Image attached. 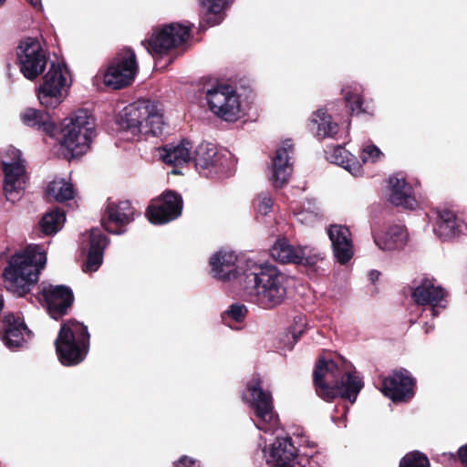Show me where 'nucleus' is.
Listing matches in <instances>:
<instances>
[{
  "label": "nucleus",
  "mask_w": 467,
  "mask_h": 467,
  "mask_svg": "<svg viewBox=\"0 0 467 467\" xmlns=\"http://www.w3.org/2000/svg\"><path fill=\"white\" fill-rule=\"evenodd\" d=\"M244 282L252 301L262 309H274L284 303L288 276L271 264L247 260L243 266Z\"/></svg>",
  "instance_id": "nucleus-1"
},
{
  "label": "nucleus",
  "mask_w": 467,
  "mask_h": 467,
  "mask_svg": "<svg viewBox=\"0 0 467 467\" xmlns=\"http://www.w3.org/2000/svg\"><path fill=\"white\" fill-rule=\"evenodd\" d=\"M317 394L325 400L337 396L354 403L364 386L362 379L346 365L338 366L333 360L320 359L314 371Z\"/></svg>",
  "instance_id": "nucleus-2"
},
{
  "label": "nucleus",
  "mask_w": 467,
  "mask_h": 467,
  "mask_svg": "<svg viewBox=\"0 0 467 467\" xmlns=\"http://www.w3.org/2000/svg\"><path fill=\"white\" fill-rule=\"evenodd\" d=\"M46 263V253L37 244L29 245L16 253L10 258L3 273L5 288L18 296H25L38 281Z\"/></svg>",
  "instance_id": "nucleus-3"
},
{
  "label": "nucleus",
  "mask_w": 467,
  "mask_h": 467,
  "mask_svg": "<svg viewBox=\"0 0 467 467\" xmlns=\"http://www.w3.org/2000/svg\"><path fill=\"white\" fill-rule=\"evenodd\" d=\"M121 129L132 135H152L162 133L164 128L163 115L157 102L140 99L126 106L119 118Z\"/></svg>",
  "instance_id": "nucleus-4"
},
{
  "label": "nucleus",
  "mask_w": 467,
  "mask_h": 467,
  "mask_svg": "<svg viewBox=\"0 0 467 467\" xmlns=\"http://www.w3.org/2000/svg\"><path fill=\"white\" fill-rule=\"evenodd\" d=\"M95 119L85 109H79L64 119L60 144L71 158L81 156L90 149L95 138Z\"/></svg>",
  "instance_id": "nucleus-5"
},
{
  "label": "nucleus",
  "mask_w": 467,
  "mask_h": 467,
  "mask_svg": "<svg viewBox=\"0 0 467 467\" xmlns=\"http://www.w3.org/2000/svg\"><path fill=\"white\" fill-rule=\"evenodd\" d=\"M243 400L251 410V420L265 432H274L278 429L279 418L275 410L272 394L262 388L259 377L252 378L242 393Z\"/></svg>",
  "instance_id": "nucleus-6"
},
{
  "label": "nucleus",
  "mask_w": 467,
  "mask_h": 467,
  "mask_svg": "<svg viewBox=\"0 0 467 467\" xmlns=\"http://www.w3.org/2000/svg\"><path fill=\"white\" fill-rule=\"evenodd\" d=\"M194 166L200 176L212 179L223 180L234 173L235 159L226 150H219L209 142L199 144L192 157Z\"/></svg>",
  "instance_id": "nucleus-7"
},
{
  "label": "nucleus",
  "mask_w": 467,
  "mask_h": 467,
  "mask_svg": "<svg viewBox=\"0 0 467 467\" xmlns=\"http://www.w3.org/2000/svg\"><path fill=\"white\" fill-rule=\"evenodd\" d=\"M88 347L89 334L86 326L74 320L62 325L56 340V348L63 365L73 366L83 361Z\"/></svg>",
  "instance_id": "nucleus-8"
},
{
  "label": "nucleus",
  "mask_w": 467,
  "mask_h": 467,
  "mask_svg": "<svg viewBox=\"0 0 467 467\" xmlns=\"http://www.w3.org/2000/svg\"><path fill=\"white\" fill-rule=\"evenodd\" d=\"M4 173L3 192L6 201L18 202L24 195L28 181L25 160L19 150L8 147L0 153Z\"/></svg>",
  "instance_id": "nucleus-9"
},
{
  "label": "nucleus",
  "mask_w": 467,
  "mask_h": 467,
  "mask_svg": "<svg viewBox=\"0 0 467 467\" xmlns=\"http://www.w3.org/2000/svg\"><path fill=\"white\" fill-rule=\"evenodd\" d=\"M71 86L67 67L62 62H52L38 88L37 98L47 109H56L65 99L67 89Z\"/></svg>",
  "instance_id": "nucleus-10"
},
{
  "label": "nucleus",
  "mask_w": 467,
  "mask_h": 467,
  "mask_svg": "<svg viewBox=\"0 0 467 467\" xmlns=\"http://www.w3.org/2000/svg\"><path fill=\"white\" fill-rule=\"evenodd\" d=\"M192 27L180 23H170L153 30L148 40L141 44L153 57H162L184 44L190 37Z\"/></svg>",
  "instance_id": "nucleus-11"
},
{
  "label": "nucleus",
  "mask_w": 467,
  "mask_h": 467,
  "mask_svg": "<svg viewBox=\"0 0 467 467\" xmlns=\"http://www.w3.org/2000/svg\"><path fill=\"white\" fill-rule=\"evenodd\" d=\"M210 110L224 121L234 122L241 117V102L238 94L229 85H217L206 91Z\"/></svg>",
  "instance_id": "nucleus-12"
},
{
  "label": "nucleus",
  "mask_w": 467,
  "mask_h": 467,
  "mask_svg": "<svg viewBox=\"0 0 467 467\" xmlns=\"http://www.w3.org/2000/svg\"><path fill=\"white\" fill-rule=\"evenodd\" d=\"M273 258L282 264L314 266L324 259L323 254L309 245H292L285 238H279L271 249Z\"/></svg>",
  "instance_id": "nucleus-13"
},
{
  "label": "nucleus",
  "mask_w": 467,
  "mask_h": 467,
  "mask_svg": "<svg viewBox=\"0 0 467 467\" xmlns=\"http://www.w3.org/2000/svg\"><path fill=\"white\" fill-rule=\"evenodd\" d=\"M137 70L138 64L134 51L125 48L109 63L104 74V82L116 89L124 88L133 81Z\"/></svg>",
  "instance_id": "nucleus-14"
},
{
  "label": "nucleus",
  "mask_w": 467,
  "mask_h": 467,
  "mask_svg": "<svg viewBox=\"0 0 467 467\" xmlns=\"http://www.w3.org/2000/svg\"><path fill=\"white\" fill-rule=\"evenodd\" d=\"M20 71L29 80L36 79L45 69L47 58L36 38L26 37L17 48Z\"/></svg>",
  "instance_id": "nucleus-15"
},
{
  "label": "nucleus",
  "mask_w": 467,
  "mask_h": 467,
  "mask_svg": "<svg viewBox=\"0 0 467 467\" xmlns=\"http://www.w3.org/2000/svg\"><path fill=\"white\" fill-rule=\"evenodd\" d=\"M448 292L434 278L423 277L415 283L411 297L419 306H430L431 315L437 317L447 307Z\"/></svg>",
  "instance_id": "nucleus-16"
},
{
  "label": "nucleus",
  "mask_w": 467,
  "mask_h": 467,
  "mask_svg": "<svg viewBox=\"0 0 467 467\" xmlns=\"http://www.w3.org/2000/svg\"><path fill=\"white\" fill-rule=\"evenodd\" d=\"M182 210V197L175 192L167 191L149 206L147 216L150 223L163 224L178 218Z\"/></svg>",
  "instance_id": "nucleus-17"
},
{
  "label": "nucleus",
  "mask_w": 467,
  "mask_h": 467,
  "mask_svg": "<svg viewBox=\"0 0 467 467\" xmlns=\"http://www.w3.org/2000/svg\"><path fill=\"white\" fill-rule=\"evenodd\" d=\"M249 259H239L232 251H218L210 259L213 275L222 281L239 279L241 283L244 280V264Z\"/></svg>",
  "instance_id": "nucleus-18"
},
{
  "label": "nucleus",
  "mask_w": 467,
  "mask_h": 467,
  "mask_svg": "<svg viewBox=\"0 0 467 467\" xmlns=\"http://www.w3.org/2000/svg\"><path fill=\"white\" fill-rule=\"evenodd\" d=\"M263 452L271 467H296L298 450L288 435L277 436L269 446H265Z\"/></svg>",
  "instance_id": "nucleus-19"
},
{
  "label": "nucleus",
  "mask_w": 467,
  "mask_h": 467,
  "mask_svg": "<svg viewBox=\"0 0 467 467\" xmlns=\"http://www.w3.org/2000/svg\"><path fill=\"white\" fill-rule=\"evenodd\" d=\"M294 146L291 140H285L275 150L272 159L270 182L275 188L284 187L293 172L292 155Z\"/></svg>",
  "instance_id": "nucleus-20"
},
{
  "label": "nucleus",
  "mask_w": 467,
  "mask_h": 467,
  "mask_svg": "<svg viewBox=\"0 0 467 467\" xmlns=\"http://www.w3.org/2000/svg\"><path fill=\"white\" fill-rule=\"evenodd\" d=\"M41 295L49 316L54 319L65 315L74 299L72 290L63 285L42 284Z\"/></svg>",
  "instance_id": "nucleus-21"
},
{
  "label": "nucleus",
  "mask_w": 467,
  "mask_h": 467,
  "mask_svg": "<svg viewBox=\"0 0 467 467\" xmlns=\"http://www.w3.org/2000/svg\"><path fill=\"white\" fill-rule=\"evenodd\" d=\"M415 381L406 369L391 373L382 380L381 392L393 401H406L414 395Z\"/></svg>",
  "instance_id": "nucleus-22"
},
{
  "label": "nucleus",
  "mask_w": 467,
  "mask_h": 467,
  "mask_svg": "<svg viewBox=\"0 0 467 467\" xmlns=\"http://www.w3.org/2000/svg\"><path fill=\"white\" fill-rule=\"evenodd\" d=\"M134 220V211L129 201L109 202L102 217V225L106 231L121 234L125 226Z\"/></svg>",
  "instance_id": "nucleus-23"
},
{
  "label": "nucleus",
  "mask_w": 467,
  "mask_h": 467,
  "mask_svg": "<svg viewBox=\"0 0 467 467\" xmlns=\"http://www.w3.org/2000/svg\"><path fill=\"white\" fill-rule=\"evenodd\" d=\"M31 338L28 330L19 314L5 316L1 332V339L5 346L11 350L22 348Z\"/></svg>",
  "instance_id": "nucleus-24"
},
{
  "label": "nucleus",
  "mask_w": 467,
  "mask_h": 467,
  "mask_svg": "<svg viewBox=\"0 0 467 467\" xmlns=\"http://www.w3.org/2000/svg\"><path fill=\"white\" fill-rule=\"evenodd\" d=\"M434 227L433 232L440 238L449 240L464 234L467 231V224L459 219L456 214L448 209H437L433 212Z\"/></svg>",
  "instance_id": "nucleus-25"
},
{
  "label": "nucleus",
  "mask_w": 467,
  "mask_h": 467,
  "mask_svg": "<svg viewBox=\"0 0 467 467\" xmlns=\"http://www.w3.org/2000/svg\"><path fill=\"white\" fill-rule=\"evenodd\" d=\"M388 199L397 207L413 210L417 206L413 189L401 174H394L389 178Z\"/></svg>",
  "instance_id": "nucleus-26"
},
{
  "label": "nucleus",
  "mask_w": 467,
  "mask_h": 467,
  "mask_svg": "<svg viewBox=\"0 0 467 467\" xmlns=\"http://www.w3.org/2000/svg\"><path fill=\"white\" fill-rule=\"evenodd\" d=\"M335 258L341 265L347 264L354 254L351 234L347 226L332 224L327 229Z\"/></svg>",
  "instance_id": "nucleus-27"
},
{
  "label": "nucleus",
  "mask_w": 467,
  "mask_h": 467,
  "mask_svg": "<svg viewBox=\"0 0 467 467\" xmlns=\"http://www.w3.org/2000/svg\"><path fill=\"white\" fill-rule=\"evenodd\" d=\"M88 252L87 262L83 266L86 273L96 272L103 262V252L109 244L108 237L99 228H94L87 234Z\"/></svg>",
  "instance_id": "nucleus-28"
},
{
  "label": "nucleus",
  "mask_w": 467,
  "mask_h": 467,
  "mask_svg": "<svg viewBox=\"0 0 467 467\" xmlns=\"http://www.w3.org/2000/svg\"><path fill=\"white\" fill-rule=\"evenodd\" d=\"M375 244L383 251H392L404 247L409 234L406 228L400 224L390 225L385 232L373 235Z\"/></svg>",
  "instance_id": "nucleus-29"
},
{
  "label": "nucleus",
  "mask_w": 467,
  "mask_h": 467,
  "mask_svg": "<svg viewBox=\"0 0 467 467\" xmlns=\"http://www.w3.org/2000/svg\"><path fill=\"white\" fill-rule=\"evenodd\" d=\"M192 144L187 140L178 143L165 145L161 150V158L166 163L173 166H182L188 163L192 159Z\"/></svg>",
  "instance_id": "nucleus-30"
},
{
  "label": "nucleus",
  "mask_w": 467,
  "mask_h": 467,
  "mask_svg": "<svg viewBox=\"0 0 467 467\" xmlns=\"http://www.w3.org/2000/svg\"><path fill=\"white\" fill-rule=\"evenodd\" d=\"M312 133L318 139L332 138L338 132V125L325 109L316 110L309 123Z\"/></svg>",
  "instance_id": "nucleus-31"
},
{
  "label": "nucleus",
  "mask_w": 467,
  "mask_h": 467,
  "mask_svg": "<svg viewBox=\"0 0 467 467\" xmlns=\"http://www.w3.org/2000/svg\"><path fill=\"white\" fill-rule=\"evenodd\" d=\"M326 153L327 159L330 162L343 167L355 177L362 176V165L356 159V157L348 151L344 147L340 145L334 146L330 150H327Z\"/></svg>",
  "instance_id": "nucleus-32"
},
{
  "label": "nucleus",
  "mask_w": 467,
  "mask_h": 467,
  "mask_svg": "<svg viewBox=\"0 0 467 467\" xmlns=\"http://www.w3.org/2000/svg\"><path fill=\"white\" fill-rule=\"evenodd\" d=\"M21 119L26 125L43 130L50 136L55 133V122L51 120L50 115L44 110L26 109L22 113Z\"/></svg>",
  "instance_id": "nucleus-33"
},
{
  "label": "nucleus",
  "mask_w": 467,
  "mask_h": 467,
  "mask_svg": "<svg viewBox=\"0 0 467 467\" xmlns=\"http://www.w3.org/2000/svg\"><path fill=\"white\" fill-rule=\"evenodd\" d=\"M204 11L203 20L211 26L219 25L224 19V10L233 0H199Z\"/></svg>",
  "instance_id": "nucleus-34"
},
{
  "label": "nucleus",
  "mask_w": 467,
  "mask_h": 467,
  "mask_svg": "<svg viewBox=\"0 0 467 467\" xmlns=\"http://www.w3.org/2000/svg\"><path fill=\"white\" fill-rule=\"evenodd\" d=\"M46 194L50 200L62 202L74 197L73 185L65 179H55L47 187Z\"/></svg>",
  "instance_id": "nucleus-35"
},
{
  "label": "nucleus",
  "mask_w": 467,
  "mask_h": 467,
  "mask_svg": "<svg viewBox=\"0 0 467 467\" xmlns=\"http://www.w3.org/2000/svg\"><path fill=\"white\" fill-rule=\"evenodd\" d=\"M66 221V215L59 209L47 212L40 221L41 231L45 234H53L58 232Z\"/></svg>",
  "instance_id": "nucleus-36"
},
{
  "label": "nucleus",
  "mask_w": 467,
  "mask_h": 467,
  "mask_svg": "<svg viewBox=\"0 0 467 467\" xmlns=\"http://www.w3.org/2000/svg\"><path fill=\"white\" fill-rule=\"evenodd\" d=\"M342 92L344 94L346 103L352 113L360 114L362 112H367V109L362 107V88L360 85L354 83L353 85L347 86L342 89Z\"/></svg>",
  "instance_id": "nucleus-37"
},
{
  "label": "nucleus",
  "mask_w": 467,
  "mask_h": 467,
  "mask_svg": "<svg viewBox=\"0 0 467 467\" xmlns=\"http://www.w3.org/2000/svg\"><path fill=\"white\" fill-rule=\"evenodd\" d=\"M247 314V308L244 305L235 303L229 306L227 310H225L222 314V320L223 324L230 328L237 329V323H241Z\"/></svg>",
  "instance_id": "nucleus-38"
},
{
  "label": "nucleus",
  "mask_w": 467,
  "mask_h": 467,
  "mask_svg": "<svg viewBox=\"0 0 467 467\" xmlns=\"http://www.w3.org/2000/svg\"><path fill=\"white\" fill-rule=\"evenodd\" d=\"M295 463L296 467H321L325 463V459L317 451L312 453L301 451L297 453Z\"/></svg>",
  "instance_id": "nucleus-39"
},
{
  "label": "nucleus",
  "mask_w": 467,
  "mask_h": 467,
  "mask_svg": "<svg viewBox=\"0 0 467 467\" xmlns=\"http://www.w3.org/2000/svg\"><path fill=\"white\" fill-rule=\"evenodd\" d=\"M274 200L270 192H260L254 201V207L257 213L267 215L272 212Z\"/></svg>",
  "instance_id": "nucleus-40"
},
{
  "label": "nucleus",
  "mask_w": 467,
  "mask_h": 467,
  "mask_svg": "<svg viewBox=\"0 0 467 467\" xmlns=\"http://www.w3.org/2000/svg\"><path fill=\"white\" fill-rule=\"evenodd\" d=\"M400 467H430V462L423 453L412 451L402 458Z\"/></svg>",
  "instance_id": "nucleus-41"
},
{
  "label": "nucleus",
  "mask_w": 467,
  "mask_h": 467,
  "mask_svg": "<svg viewBox=\"0 0 467 467\" xmlns=\"http://www.w3.org/2000/svg\"><path fill=\"white\" fill-rule=\"evenodd\" d=\"M383 152L374 144H367L362 148L360 158L363 163H376L382 160Z\"/></svg>",
  "instance_id": "nucleus-42"
},
{
  "label": "nucleus",
  "mask_w": 467,
  "mask_h": 467,
  "mask_svg": "<svg viewBox=\"0 0 467 467\" xmlns=\"http://www.w3.org/2000/svg\"><path fill=\"white\" fill-rule=\"evenodd\" d=\"M295 216L300 223L310 224L317 220V213L302 209L295 212Z\"/></svg>",
  "instance_id": "nucleus-43"
},
{
  "label": "nucleus",
  "mask_w": 467,
  "mask_h": 467,
  "mask_svg": "<svg viewBox=\"0 0 467 467\" xmlns=\"http://www.w3.org/2000/svg\"><path fill=\"white\" fill-rule=\"evenodd\" d=\"M177 467H201L200 463L196 462L195 460L188 457V456H182L179 459V461L176 463Z\"/></svg>",
  "instance_id": "nucleus-44"
},
{
  "label": "nucleus",
  "mask_w": 467,
  "mask_h": 467,
  "mask_svg": "<svg viewBox=\"0 0 467 467\" xmlns=\"http://www.w3.org/2000/svg\"><path fill=\"white\" fill-rule=\"evenodd\" d=\"M458 454L462 463L467 467V444L459 449Z\"/></svg>",
  "instance_id": "nucleus-45"
},
{
  "label": "nucleus",
  "mask_w": 467,
  "mask_h": 467,
  "mask_svg": "<svg viewBox=\"0 0 467 467\" xmlns=\"http://www.w3.org/2000/svg\"><path fill=\"white\" fill-rule=\"evenodd\" d=\"M303 326H304V324L302 323L298 329L294 328L293 330H291L289 332V334L291 335L292 338L294 339V342H296V340L302 335V333H303Z\"/></svg>",
  "instance_id": "nucleus-46"
},
{
  "label": "nucleus",
  "mask_w": 467,
  "mask_h": 467,
  "mask_svg": "<svg viewBox=\"0 0 467 467\" xmlns=\"http://www.w3.org/2000/svg\"><path fill=\"white\" fill-rule=\"evenodd\" d=\"M342 410H343V415L338 419V420L345 421L347 411L348 409L347 406H343ZM332 420L335 423H337V419L336 417L332 416Z\"/></svg>",
  "instance_id": "nucleus-47"
},
{
  "label": "nucleus",
  "mask_w": 467,
  "mask_h": 467,
  "mask_svg": "<svg viewBox=\"0 0 467 467\" xmlns=\"http://www.w3.org/2000/svg\"><path fill=\"white\" fill-rule=\"evenodd\" d=\"M379 277V272L377 270H372L369 273V279L371 282H376Z\"/></svg>",
  "instance_id": "nucleus-48"
},
{
  "label": "nucleus",
  "mask_w": 467,
  "mask_h": 467,
  "mask_svg": "<svg viewBox=\"0 0 467 467\" xmlns=\"http://www.w3.org/2000/svg\"><path fill=\"white\" fill-rule=\"evenodd\" d=\"M29 2L36 9L41 10L43 8L41 0H26Z\"/></svg>",
  "instance_id": "nucleus-49"
},
{
  "label": "nucleus",
  "mask_w": 467,
  "mask_h": 467,
  "mask_svg": "<svg viewBox=\"0 0 467 467\" xmlns=\"http://www.w3.org/2000/svg\"><path fill=\"white\" fill-rule=\"evenodd\" d=\"M424 329H425V333L428 334L434 329V327H433V325L426 324Z\"/></svg>",
  "instance_id": "nucleus-50"
},
{
  "label": "nucleus",
  "mask_w": 467,
  "mask_h": 467,
  "mask_svg": "<svg viewBox=\"0 0 467 467\" xmlns=\"http://www.w3.org/2000/svg\"><path fill=\"white\" fill-rule=\"evenodd\" d=\"M305 442L306 443V447L310 449L314 448V442H310L308 441H305Z\"/></svg>",
  "instance_id": "nucleus-51"
},
{
  "label": "nucleus",
  "mask_w": 467,
  "mask_h": 467,
  "mask_svg": "<svg viewBox=\"0 0 467 467\" xmlns=\"http://www.w3.org/2000/svg\"><path fill=\"white\" fill-rule=\"evenodd\" d=\"M5 0H0V5H2L5 3Z\"/></svg>",
  "instance_id": "nucleus-52"
},
{
  "label": "nucleus",
  "mask_w": 467,
  "mask_h": 467,
  "mask_svg": "<svg viewBox=\"0 0 467 467\" xmlns=\"http://www.w3.org/2000/svg\"><path fill=\"white\" fill-rule=\"evenodd\" d=\"M447 456H448L447 454H443V457H447ZM449 456H450V457H453V455H452V454H450Z\"/></svg>",
  "instance_id": "nucleus-53"
}]
</instances>
